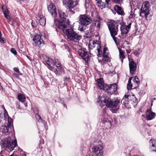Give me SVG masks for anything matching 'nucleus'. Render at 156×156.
Instances as JSON below:
<instances>
[{
    "label": "nucleus",
    "mask_w": 156,
    "mask_h": 156,
    "mask_svg": "<svg viewBox=\"0 0 156 156\" xmlns=\"http://www.w3.org/2000/svg\"><path fill=\"white\" fill-rule=\"evenodd\" d=\"M59 16L61 18L60 20L55 21V24L61 31L67 35V38L70 41L78 42L80 39L81 36H80L71 27H69V22L66 19V15L63 12H60Z\"/></svg>",
    "instance_id": "f257e3e1"
},
{
    "label": "nucleus",
    "mask_w": 156,
    "mask_h": 156,
    "mask_svg": "<svg viewBox=\"0 0 156 156\" xmlns=\"http://www.w3.org/2000/svg\"><path fill=\"white\" fill-rule=\"evenodd\" d=\"M120 103V100L117 98L111 99L108 98L107 99L106 106L109 108V110L113 113H115L119 109Z\"/></svg>",
    "instance_id": "f03ea898"
},
{
    "label": "nucleus",
    "mask_w": 156,
    "mask_h": 156,
    "mask_svg": "<svg viewBox=\"0 0 156 156\" xmlns=\"http://www.w3.org/2000/svg\"><path fill=\"white\" fill-rule=\"evenodd\" d=\"M150 3L148 1L144 2L142 4L140 13V16L142 17H145L147 20L149 18V16L150 13Z\"/></svg>",
    "instance_id": "7ed1b4c3"
},
{
    "label": "nucleus",
    "mask_w": 156,
    "mask_h": 156,
    "mask_svg": "<svg viewBox=\"0 0 156 156\" xmlns=\"http://www.w3.org/2000/svg\"><path fill=\"white\" fill-rule=\"evenodd\" d=\"M11 140L10 137H9L5 138L2 141V146L5 148H8L10 151H12L13 148L17 145V141L15 140L12 142L11 144H10Z\"/></svg>",
    "instance_id": "20e7f679"
},
{
    "label": "nucleus",
    "mask_w": 156,
    "mask_h": 156,
    "mask_svg": "<svg viewBox=\"0 0 156 156\" xmlns=\"http://www.w3.org/2000/svg\"><path fill=\"white\" fill-rule=\"evenodd\" d=\"M108 26L111 36L117 35L118 28L115 22L113 20H111L108 22Z\"/></svg>",
    "instance_id": "39448f33"
},
{
    "label": "nucleus",
    "mask_w": 156,
    "mask_h": 156,
    "mask_svg": "<svg viewBox=\"0 0 156 156\" xmlns=\"http://www.w3.org/2000/svg\"><path fill=\"white\" fill-rule=\"evenodd\" d=\"M48 10L50 13H51V15L55 18V19H57V20H55V21L57 20H60L61 19V18L59 16V13L60 12H62L61 11L58 10V14L56 11L55 7L53 4L52 3L49 5L48 7Z\"/></svg>",
    "instance_id": "423d86ee"
},
{
    "label": "nucleus",
    "mask_w": 156,
    "mask_h": 156,
    "mask_svg": "<svg viewBox=\"0 0 156 156\" xmlns=\"http://www.w3.org/2000/svg\"><path fill=\"white\" fill-rule=\"evenodd\" d=\"M79 18L80 23L83 26H87L90 24L92 21L90 17L87 14L80 15Z\"/></svg>",
    "instance_id": "0eeeda50"
},
{
    "label": "nucleus",
    "mask_w": 156,
    "mask_h": 156,
    "mask_svg": "<svg viewBox=\"0 0 156 156\" xmlns=\"http://www.w3.org/2000/svg\"><path fill=\"white\" fill-rule=\"evenodd\" d=\"M33 41L34 42L33 43L34 45L35 46H37L40 48L43 46L44 44L43 40L40 34H36L33 37Z\"/></svg>",
    "instance_id": "6e6552de"
},
{
    "label": "nucleus",
    "mask_w": 156,
    "mask_h": 156,
    "mask_svg": "<svg viewBox=\"0 0 156 156\" xmlns=\"http://www.w3.org/2000/svg\"><path fill=\"white\" fill-rule=\"evenodd\" d=\"M103 147L101 144L94 146L92 149V152L96 156H102L103 155Z\"/></svg>",
    "instance_id": "1a4fd4ad"
},
{
    "label": "nucleus",
    "mask_w": 156,
    "mask_h": 156,
    "mask_svg": "<svg viewBox=\"0 0 156 156\" xmlns=\"http://www.w3.org/2000/svg\"><path fill=\"white\" fill-rule=\"evenodd\" d=\"M63 4L69 9L74 8L78 3L76 0H63Z\"/></svg>",
    "instance_id": "9d476101"
},
{
    "label": "nucleus",
    "mask_w": 156,
    "mask_h": 156,
    "mask_svg": "<svg viewBox=\"0 0 156 156\" xmlns=\"http://www.w3.org/2000/svg\"><path fill=\"white\" fill-rule=\"evenodd\" d=\"M117 85L115 83L110 85H105L104 90L109 94H112L115 93L117 89Z\"/></svg>",
    "instance_id": "9b49d317"
},
{
    "label": "nucleus",
    "mask_w": 156,
    "mask_h": 156,
    "mask_svg": "<svg viewBox=\"0 0 156 156\" xmlns=\"http://www.w3.org/2000/svg\"><path fill=\"white\" fill-rule=\"evenodd\" d=\"M120 30L122 34H126L128 32L129 30L131 28L132 22H129L127 23L128 25H126L123 23H120Z\"/></svg>",
    "instance_id": "f8f14e48"
},
{
    "label": "nucleus",
    "mask_w": 156,
    "mask_h": 156,
    "mask_svg": "<svg viewBox=\"0 0 156 156\" xmlns=\"http://www.w3.org/2000/svg\"><path fill=\"white\" fill-rule=\"evenodd\" d=\"M103 55L101 60L102 63H106L110 61L108 50L107 48H104L103 51Z\"/></svg>",
    "instance_id": "ddd939ff"
},
{
    "label": "nucleus",
    "mask_w": 156,
    "mask_h": 156,
    "mask_svg": "<svg viewBox=\"0 0 156 156\" xmlns=\"http://www.w3.org/2000/svg\"><path fill=\"white\" fill-rule=\"evenodd\" d=\"M79 55L81 56L86 62L88 61L89 59L87 52L84 49H80L78 50Z\"/></svg>",
    "instance_id": "4468645a"
},
{
    "label": "nucleus",
    "mask_w": 156,
    "mask_h": 156,
    "mask_svg": "<svg viewBox=\"0 0 156 156\" xmlns=\"http://www.w3.org/2000/svg\"><path fill=\"white\" fill-rule=\"evenodd\" d=\"M97 102L101 106H104L105 105H106L107 100H106L103 93L100 94L97 99Z\"/></svg>",
    "instance_id": "2eb2a0df"
},
{
    "label": "nucleus",
    "mask_w": 156,
    "mask_h": 156,
    "mask_svg": "<svg viewBox=\"0 0 156 156\" xmlns=\"http://www.w3.org/2000/svg\"><path fill=\"white\" fill-rule=\"evenodd\" d=\"M109 0H99L97 2V5L101 9L108 6Z\"/></svg>",
    "instance_id": "dca6fc26"
},
{
    "label": "nucleus",
    "mask_w": 156,
    "mask_h": 156,
    "mask_svg": "<svg viewBox=\"0 0 156 156\" xmlns=\"http://www.w3.org/2000/svg\"><path fill=\"white\" fill-rule=\"evenodd\" d=\"M129 66L130 74L132 75L134 74L136 69V64L133 61H131L129 63Z\"/></svg>",
    "instance_id": "f3484780"
},
{
    "label": "nucleus",
    "mask_w": 156,
    "mask_h": 156,
    "mask_svg": "<svg viewBox=\"0 0 156 156\" xmlns=\"http://www.w3.org/2000/svg\"><path fill=\"white\" fill-rule=\"evenodd\" d=\"M9 124L7 126H3L1 127L0 131L2 133L6 134V133L10 132V129L12 127L11 123H9Z\"/></svg>",
    "instance_id": "a211bd4d"
},
{
    "label": "nucleus",
    "mask_w": 156,
    "mask_h": 156,
    "mask_svg": "<svg viewBox=\"0 0 156 156\" xmlns=\"http://www.w3.org/2000/svg\"><path fill=\"white\" fill-rule=\"evenodd\" d=\"M102 22V20L98 16H96L94 20L93 24L99 29Z\"/></svg>",
    "instance_id": "6ab92c4d"
},
{
    "label": "nucleus",
    "mask_w": 156,
    "mask_h": 156,
    "mask_svg": "<svg viewBox=\"0 0 156 156\" xmlns=\"http://www.w3.org/2000/svg\"><path fill=\"white\" fill-rule=\"evenodd\" d=\"M155 113L149 109L147 110L146 112V118L147 120H151L154 118Z\"/></svg>",
    "instance_id": "aec40b11"
},
{
    "label": "nucleus",
    "mask_w": 156,
    "mask_h": 156,
    "mask_svg": "<svg viewBox=\"0 0 156 156\" xmlns=\"http://www.w3.org/2000/svg\"><path fill=\"white\" fill-rule=\"evenodd\" d=\"M149 143L151 151L156 152V140L151 139L149 141Z\"/></svg>",
    "instance_id": "412c9836"
},
{
    "label": "nucleus",
    "mask_w": 156,
    "mask_h": 156,
    "mask_svg": "<svg viewBox=\"0 0 156 156\" xmlns=\"http://www.w3.org/2000/svg\"><path fill=\"white\" fill-rule=\"evenodd\" d=\"M36 18L39 20L40 24L42 26H44L46 24V18L43 15L38 14Z\"/></svg>",
    "instance_id": "4be33fe9"
},
{
    "label": "nucleus",
    "mask_w": 156,
    "mask_h": 156,
    "mask_svg": "<svg viewBox=\"0 0 156 156\" xmlns=\"http://www.w3.org/2000/svg\"><path fill=\"white\" fill-rule=\"evenodd\" d=\"M97 85L99 88L101 89L104 90L105 85L102 79L101 78L97 79L96 80Z\"/></svg>",
    "instance_id": "5701e85b"
},
{
    "label": "nucleus",
    "mask_w": 156,
    "mask_h": 156,
    "mask_svg": "<svg viewBox=\"0 0 156 156\" xmlns=\"http://www.w3.org/2000/svg\"><path fill=\"white\" fill-rule=\"evenodd\" d=\"M130 96L128 95H125L121 101L122 104L124 105L125 107H128L129 102V98Z\"/></svg>",
    "instance_id": "b1692460"
},
{
    "label": "nucleus",
    "mask_w": 156,
    "mask_h": 156,
    "mask_svg": "<svg viewBox=\"0 0 156 156\" xmlns=\"http://www.w3.org/2000/svg\"><path fill=\"white\" fill-rule=\"evenodd\" d=\"M110 117L107 113L105 112H104L101 118V120L103 121V122H109L111 125V122L109 120Z\"/></svg>",
    "instance_id": "393cba45"
},
{
    "label": "nucleus",
    "mask_w": 156,
    "mask_h": 156,
    "mask_svg": "<svg viewBox=\"0 0 156 156\" xmlns=\"http://www.w3.org/2000/svg\"><path fill=\"white\" fill-rule=\"evenodd\" d=\"M53 62L54 65H55L58 69H60L61 71H63V72H64V69L62 67L60 62L58 59H55V61H54Z\"/></svg>",
    "instance_id": "a878e982"
},
{
    "label": "nucleus",
    "mask_w": 156,
    "mask_h": 156,
    "mask_svg": "<svg viewBox=\"0 0 156 156\" xmlns=\"http://www.w3.org/2000/svg\"><path fill=\"white\" fill-rule=\"evenodd\" d=\"M3 13L5 17L8 20V22L11 21V17L9 16V10L8 9H6L5 11L3 9V6L2 7Z\"/></svg>",
    "instance_id": "bb28decb"
},
{
    "label": "nucleus",
    "mask_w": 156,
    "mask_h": 156,
    "mask_svg": "<svg viewBox=\"0 0 156 156\" xmlns=\"http://www.w3.org/2000/svg\"><path fill=\"white\" fill-rule=\"evenodd\" d=\"M114 10L119 14L123 15L124 14L123 10L117 5H115L114 7Z\"/></svg>",
    "instance_id": "cd10ccee"
},
{
    "label": "nucleus",
    "mask_w": 156,
    "mask_h": 156,
    "mask_svg": "<svg viewBox=\"0 0 156 156\" xmlns=\"http://www.w3.org/2000/svg\"><path fill=\"white\" fill-rule=\"evenodd\" d=\"M55 59H53V58H47V60L44 62V63L46 64H47L48 65L51 67L52 65L54 66L53 62L54 61H55Z\"/></svg>",
    "instance_id": "c85d7f7f"
},
{
    "label": "nucleus",
    "mask_w": 156,
    "mask_h": 156,
    "mask_svg": "<svg viewBox=\"0 0 156 156\" xmlns=\"http://www.w3.org/2000/svg\"><path fill=\"white\" fill-rule=\"evenodd\" d=\"M4 109H5V108H4ZM0 117L4 120L8 118L7 112L5 109H4L3 112H2L0 114Z\"/></svg>",
    "instance_id": "c756f323"
},
{
    "label": "nucleus",
    "mask_w": 156,
    "mask_h": 156,
    "mask_svg": "<svg viewBox=\"0 0 156 156\" xmlns=\"http://www.w3.org/2000/svg\"><path fill=\"white\" fill-rule=\"evenodd\" d=\"M17 99L22 103L24 102L26 100L25 97L21 94H18Z\"/></svg>",
    "instance_id": "7c9ffc66"
},
{
    "label": "nucleus",
    "mask_w": 156,
    "mask_h": 156,
    "mask_svg": "<svg viewBox=\"0 0 156 156\" xmlns=\"http://www.w3.org/2000/svg\"><path fill=\"white\" fill-rule=\"evenodd\" d=\"M95 46H96L97 47V50L98 51V56L101 57V55L102 54V52L101 50V45L100 44H95V45L94 46L95 47Z\"/></svg>",
    "instance_id": "2f4dec72"
},
{
    "label": "nucleus",
    "mask_w": 156,
    "mask_h": 156,
    "mask_svg": "<svg viewBox=\"0 0 156 156\" xmlns=\"http://www.w3.org/2000/svg\"><path fill=\"white\" fill-rule=\"evenodd\" d=\"M119 53L120 59L121 60L122 63L123 62V59L125 58V56L124 55V52L121 50H119Z\"/></svg>",
    "instance_id": "473e14b6"
},
{
    "label": "nucleus",
    "mask_w": 156,
    "mask_h": 156,
    "mask_svg": "<svg viewBox=\"0 0 156 156\" xmlns=\"http://www.w3.org/2000/svg\"><path fill=\"white\" fill-rule=\"evenodd\" d=\"M53 72L55 73V74L58 76L61 75V73L62 71H61L58 72L56 69H54L53 70Z\"/></svg>",
    "instance_id": "72a5a7b5"
},
{
    "label": "nucleus",
    "mask_w": 156,
    "mask_h": 156,
    "mask_svg": "<svg viewBox=\"0 0 156 156\" xmlns=\"http://www.w3.org/2000/svg\"><path fill=\"white\" fill-rule=\"evenodd\" d=\"M85 6L86 9L89 7L90 5L89 0H85Z\"/></svg>",
    "instance_id": "f704fd0d"
},
{
    "label": "nucleus",
    "mask_w": 156,
    "mask_h": 156,
    "mask_svg": "<svg viewBox=\"0 0 156 156\" xmlns=\"http://www.w3.org/2000/svg\"><path fill=\"white\" fill-rule=\"evenodd\" d=\"M10 51L13 54L15 55H16L17 54V52L16 51L14 48H11L10 50Z\"/></svg>",
    "instance_id": "c9c22d12"
},
{
    "label": "nucleus",
    "mask_w": 156,
    "mask_h": 156,
    "mask_svg": "<svg viewBox=\"0 0 156 156\" xmlns=\"http://www.w3.org/2000/svg\"><path fill=\"white\" fill-rule=\"evenodd\" d=\"M140 50L138 49L137 50L135 51L134 52V54L136 56L138 57L140 55Z\"/></svg>",
    "instance_id": "e433bc0d"
},
{
    "label": "nucleus",
    "mask_w": 156,
    "mask_h": 156,
    "mask_svg": "<svg viewBox=\"0 0 156 156\" xmlns=\"http://www.w3.org/2000/svg\"><path fill=\"white\" fill-rule=\"evenodd\" d=\"M135 14L133 11L131 12L129 16V18H132L135 17Z\"/></svg>",
    "instance_id": "4c0bfd02"
},
{
    "label": "nucleus",
    "mask_w": 156,
    "mask_h": 156,
    "mask_svg": "<svg viewBox=\"0 0 156 156\" xmlns=\"http://www.w3.org/2000/svg\"><path fill=\"white\" fill-rule=\"evenodd\" d=\"M139 79L137 76H136L134 77V79L133 80V81L134 83H136L138 84L139 83Z\"/></svg>",
    "instance_id": "58836bf2"
},
{
    "label": "nucleus",
    "mask_w": 156,
    "mask_h": 156,
    "mask_svg": "<svg viewBox=\"0 0 156 156\" xmlns=\"http://www.w3.org/2000/svg\"><path fill=\"white\" fill-rule=\"evenodd\" d=\"M132 85L131 84H128L127 85V88L128 90H130L132 89Z\"/></svg>",
    "instance_id": "ea45409f"
},
{
    "label": "nucleus",
    "mask_w": 156,
    "mask_h": 156,
    "mask_svg": "<svg viewBox=\"0 0 156 156\" xmlns=\"http://www.w3.org/2000/svg\"><path fill=\"white\" fill-rule=\"evenodd\" d=\"M13 70H14V71L16 72V73H19V74H20V71H19V69L18 68L15 67V68H14Z\"/></svg>",
    "instance_id": "a19ab883"
},
{
    "label": "nucleus",
    "mask_w": 156,
    "mask_h": 156,
    "mask_svg": "<svg viewBox=\"0 0 156 156\" xmlns=\"http://www.w3.org/2000/svg\"><path fill=\"white\" fill-rule=\"evenodd\" d=\"M36 118L37 119H41V116L38 114H36L35 115Z\"/></svg>",
    "instance_id": "79ce46f5"
},
{
    "label": "nucleus",
    "mask_w": 156,
    "mask_h": 156,
    "mask_svg": "<svg viewBox=\"0 0 156 156\" xmlns=\"http://www.w3.org/2000/svg\"><path fill=\"white\" fill-rule=\"evenodd\" d=\"M0 42L3 43H5L6 42L5 41L3 38H2L0 39Z\"/></svg>",
    "instance_id": "37998d69"
},
{
    "label": "nucleus",
    "mask_w": 156,
    "mask_h": 156,
    "mask_svg": "<svg viewBox=\"0 0 156 156\" xmlns=\"http://www.w3.org/2000/svg\"><path fill=\"white\" fill-rule=\"evenodd\" d=\"M111 36L112 37L114 41L116 43V39L117 38L115 37V36Z\"/></svg>",
    "instance_id": "c03bdc74"
},
{
    "label": "nucleus",
    "mask_w": 156,
    "mask_h": 156,
    "mask_svg": "<svg viewBox=\"0 0 156 156\" xmlns=\"http://www.w3.org/2000/svg\"><path fill=\"white\" fill-rule=\"evenodd\" d=\"M152 4H154L156 3V0H150Z\"/></svg>",
    "instance_id": "a18cd8bd"
},
{
    "label": "nucleus",
    "mask_w": 156,
    "mask_h": 156,
    "mask_svg": "<svg viewBox=\"0 0 156 156\" xmlns=\"http://www.w3.org/2000/svg\"><path fill=\"white\" fill-rule=\"evenodd\" d=\"M31 24L32 26L33 27H35L36 26V24H35V23L33 21L31 22Z\"/></svg>",
    "instance_id": "49530a36"
},
{
    "label": "nucleus",
    "mask_w": 156,
    "mask_h": 156,
    "mask_svg": "<svg viewBox=\"0 0 156 156\" xmlns=\"http://www.w3.org/2000/svg\"><path fill=\"white\" fill-rule=\"evenodd\" d=\"M3 89V87L1 85V83H0V90Z\"/></svg>",
    "instance_id": "de8ad7c7"
},
{
    "label": "nucleus",
    "mask_w": 156,
    "mask_h": 156,
    "mask_svg": "<svg viewBox=\"0 0 156 156\" xmlns=\"http://www.w3.org/2000/svg\"><path fill=\"white\" fill-rule=\"evenodd\" d=\"M14 75L16 77H18V75L16 73H14Z\"/></svg>",
    "instance_id": "09e8293b"
},
{
    "label": "nucleus",
    "mask_w": 156,
    "mask_h": 156,
    "mask_svg": "<svg viewBox=\"0 0 156 156\" xmlns=\"http://www.w3.org/2000/svg\"><path fill=\"white\" fill-rule=\"evenodd\" d=\"M68 79V78L67 77H65L64 79V81H65L67 79Z\"/></svg>",
    "instance_id": "8fccbe9b"
},
{
    "label": "nucleus",
    "mask_w": 156,
    "mask_h": 156,
    "mask_svg": "<svg viewBox=\"0 0 156 156\" xmlns=\"http://www.w3.org/2000/svg\"><path fill=\"white\" fill-rule=\"evenodd\" d=\"M128 84H131V81L129 80L128 81Z\"/></svg>",
    "instance_id": "3c124183"
},
{
    "label": "nucleus",
    "mask_w": 156,
    "mask_h": 156,
    "mask_svg": "<svg viewBox=\"0 0 156 156\" xmlns=\"http://www.w3.org/2000/svg\"><path fill=\"white\" fill-rule=\"evenodd\" d=\"M126 51L127 52V53L128 54L129 53H130V51H129L128 50H126Z\"/></svg>",
    "instance_id": "603ef678"
},
{
    "label": "nucleus",
    "mask_w": 156,
    "mask_h": 156,
    "mask_svg": "<svg viewBox=\"0 0 156 156\" xmlns=\"http://www.w3.org/2000/svg\"><path fill=\"white\" fill-rule=\"evenodd\" d=\"M9 156H15V155L14 154H12V155H11Z\"/></svg>",
    "instance_id": "864d4df0"
},
{
    "label": "nucleus",
    "mask_w": 156,
    "mask_h": 156,
    "mask_svg": "<svg viewBox=\"0 0 156 156\" xmlns=\"http://www.w3.org/2000/svg\"><path fill=\"white\" fill-rule=\"evenodd\" d=\"M132 77H131L129 79V80H130V81H131V79H132Z\"/></svg>",
    "instance_id": "5fc2aeb1"
},
{
    "label": "nucleus",
    "mask_w": 156,
    "mask_h": 156,
    "mask_svg": "<svg viewBox=\"0 0 156 156\" xmlns=\"http://www.w3.org/2000/svg\"><path fill=\"white\" fill-rule=\"evenodd\" d=\"M69 11H70V12H73V11L72 10L70 9H69Z\"/></svg>",
    "instance_id": "6e6d98bb"
},
{
    "label": "nucleus",
    "mask_w": 156,
    "mask_h": 156,
    "mask_svg": "<svg viewBox=\"0 0 156 156\" xmlns=\"http://www.w3.org/2000/svg\"><path fill=\"white\" fill-rule=\"evenodd\" d=\"M142 116H144V115H142Z\"/></svg>",
    "instance_id": "4d7b16f0"
},
{
    "label": "nucleus",
    "mask_w": 156,
    "mask_h": 156,
    "mask_svg": "<svg viewBox=\"0 0 156 156\" xmlns=\"http://www.w3.org/2000/svg\"><path fill=\"white\" fill-rule=\"evenodd\" d=\"M27 58H29V56H27Z\"/></svg>",
    "instance_id": "13d9d810"
},
{
    "label": "nucleus",
    "mask_w": 156,
    "mask_h": 156,
    "mask_svg": "<svg viewBox=\"0 0 156 156\" xmlns=\"http://www.w3.org/2000/svg\"><path fill=\"white\" fill-rule=\"evenodd\" d=\"M133 156H139V155H137V156H136V155H134Z\"/></svg>",
    "instance_id": "bf43d9fd"
},
{
    "label": "nucleus",
    "mask_w": 156,
    "mask_h": 156,
    "mask_svg": "<svg viewBox=\"0 0 156 156\" xmlns=\"http://www.w3.org/2000/svg\"><path fill=\"white\" fill-rule=\"evenodd\" d=\"M24 156H26V155L24 154Z\"/></svg>",
    "instance_id": "052dcab7"
},
{
    "label": "nucleus",
    "mask_w": 156,
    "mask_h": 156,
    "mask_svg": "<svg viewBox=\"0 0 156 156\" xmlns=\"http://www.w3.org/2000/svg\"><path fill=\"white\" fill-rule=\"evenodd\" d=\"M1 156H3V155H1Z\"/></svg>",
    "instance_id": "680f3d73"
}]
</instances>
